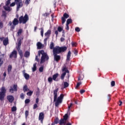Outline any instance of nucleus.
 Here are the masks:
<instances>
[{
  "label": "nucleus",
  "mask_w": 125,
  "mask_h": 125,
  "mask_svg": "<svg viewBox=\"0 0 125 125\" xmlns=\"http://www.w3.org/2000/svg\"><path fill=\"white\" fill-rule=\"evenodd\" d=\"M28 21L29 16L26 14L24 17L23 16L20 17L19 20L18 19L15 18L12 21H10L8 25V26H11V29L14 30L18 24H26Z\"/></svg>",
  "instance_id": "nucleus-1"
},
{
  "label": "nucleus",
  "mask_w": 125,
  "mask_h": 125,
  "mask_svg": "<svg viewBox=\"0 0 125 125\" xmlns=\"http://www.w3.org/2000/svg\"><path fill=\"white\" fill-rule=\"evenodd\" d=\"M59 90V89L57 88L53 91L54 102H55V105L56 107H58V106H59V104H61V103H62V100H63V98L64 97V95L62 94L57 98V92H58Z\"/></svg>",
  "instance_id": "nucleus-2"
},
{
  "label": "nucleus",
  "mask_w": 125,
  "mask_h": 125,
  "mask_svg": "<svg viewBox=\"0 0 125 125\" xmlns=\"http://www.w3.org/2000/svg\"><path fill=\"white\" fill-rule=\"evenodd\" d=\"M67 50L66 46H57L53 49V54H60L62 52H65Z\"/></svg>",
  "instance_id": "nucleus-3"
},
{
  "label": "nucleus",
  "mask_w": 125,
  "mask_h": 125,
  "mask_svg": "<svg viewBox=\"0 0 125 125\" xmlns=\"http://www.w3.org/2000/svg\"><path fill=\"white\" fill-rule=\"evenodd\" d=\"M23 37H20L18 40V45L16 46L17 50H18L20 56L21 58H23V52L21 50V44H22V41H23Z\"/></svg>",
  "instance_id": "nucleus-4"
},
{
  "label": "nucleus",
  "mask_w": 125,
  "mask_h": 125,
  "mask_svg": "<svg viewBox=\"0 0 125 125\" xmlns=\"http://www.w3.org/2000/svg\"><path fill=\"white\" fill-rule=\"evenodd\" d=\"M5 93H6V89H5V87L2 86L1 88L0 91V101H3V100H4V97H5Z\"/></svg>",
  "instance_id": "nucleus-5"
},
{
  "label": "nucleus",
  "mask_w": 125,
  "mask_h": 125,
  "mask_svg": "<svg viewBox=\"0 0 125 125\" xmlns=\"http://www.w3.org/2000/svg\"><path fill=\"white\" fill-rule=\"evenodd\" d=\"M42 57L41 59V62L40 64H42V63H44L45 61H48L49 60V57L48 55H47V54L44 52V53L42 54Z\"/></svg>",
  "instance_id": "nucleus-6"
},
{
  "label": "nucleus",
  "mask_w": 125,
  "mask_h": 125,
  "mask_svg": "<svg viewBox=\"0 0 125 125\" xmlns=\"http://www.w3.org/2000/svg\"><path fill=\"white\" fill-rule=\"evenodd\" d=\"M51 35V30H47V32L44 33V36H45V37H46V38H45L44 39V41H43L44 43L45 44H46L47 40H49Z\"/></svg>",
  "instance_id": "nucleus-7"
},
{
  "label": "nucleus",
  "mask_w": 125,
  "mask_h": 125,
  "mask_svg": "<svg viewBox=\"0 0 125 125\" xmlns=\"http://www.w3.org/2000/svg\"><path fill=\"white\" fill-rule=\"evenodd\" d=\"M16 4L17 5V10L18 11L19 9L21 8L23 6V3L22 0H15Z\"/></svg>",
  "instance_id": "nucleus-8"
},
{
  "label": "nucleus",
  "mask_w": 125,
  "mask_h": 125,
  "mask_svg": "<svg viewBox=\"0 0 125 125\" xmlns=\"http://www.w3.org/2000/svg\"><path fill=\"white\" fill-rule=\"evenodd\" d=\"M62 71V72H64L62 74L61 76V80H64V78H65V76H66V74H67V73H69V70L67 69V67H64L63 68Z\"/></svg>",
  "instance_id": "nucleus-9"
},
{
  "label": "nucleus",
  "mask_w": 125,
  "mask_h": 125,
  "mask_svg": "<svg viewBox=\"0 0 125 125\" xmlns=\"http://www.w3.org/2000/svg\"><path fill=\"white\" fill-rule=\"evenodd\" d=\"M69 14L66 13H64L63 15V17H62V23L64 24L66 22V19L69 18Z\"/></svg>",
  "instance_id": "nucleus-10"
},
{
  "label": "nucleus",
  "mask_w": 125,
  "mask_h": 125,
  "mask_svg": "<svg viewBox=\"0 0 125 125\" xmlns=\"http://www.w3.org/2000/svg\"><path fill=\"white\" fill-rule=\"evenodd\" d=\"M44 119V113L41 112L39 114V121H41V124H43V120Z\"/></svg>",
  "instance_id": "nucleus-11"
},
{
  "label": "nucleus",
  "mask_w": 125,
  "mask_h": 125,
  "mask_svg": "<svg viewBox=\"0 0 125 125\" xmlns=\"http://www.w3.org/2000/svg\"><path fill=\"white\" fill-rule=\"evenodd\" d=\"M54 56V61H56L57 63L60 61L61 59V56L56 54H53Z\"/></svg>",
  "instance_id": "nucleus-12"
},
{
  "label": "nucleus",
  "mask_w": 125,
  "mask_h": 125,
  "mask_svg": "<svg viewBox=\"0 0 125 125\" xmlns=\"http://www.w3.org/2000/svg\"><path fill=\"white\" fill-rule=\"evenodd\" d=\"M17 84H14L12 86H10V88L9 89L10 92H11V93H13L14 91H17Z\"/></svg>",
  "instance_id": "nucleus-13"
},
{
  "label": "nucleus",
  "mask_w": 125,
  "mask_h": 125,
  "mask_svg": "<svg viewBox=\"0 0 125 125\" xmlns=\"http://www.w3.org/2000/svg\"><path fill=\"white\" fill-rule=\"evenodd\" d=\"M9 58H17V51L14 50L9 56Z\"/></svg>",
  "instance_id": "nucleus-14"
},
{
  "label": "nucleus",
  "mask_w": 125,
  "mask_h": 125,
  "mask_svg": "<svg viewBox=\"0 0 125 125\" xmlns=\"http://www.w3.org/2000/svg\"><path fill=\"white\" fill-rule=\"evenodd\" d=\"M7 99L10 103H12L14 101V97L12 95H9L7 96Z\"/></svg>",
  "instance_id": "nucleus-15"
},
{
  "label": "nucleus",
  "mask_w": 125,
  "mask_h": 125,
  "mask_svg": "<svg viewBox=\"0 0 125 125\" xmlns=\"http://www.w3.org/2000/svg\"><path fill=\"white\" fill-rule=\"evenodd\" d=\"M0 56H2V57H4V54H1V52L0 51ZM2 58H0V67H1L2 64H3V61L2 60Z\"/></svg>",
  "instance_id": "nucleus-16"
},
{
  "label": "nucleus",
  "mask_w": 125,
  "mask_h": 125,
  "mask_svg": "<svg viewBox=\"0 0 125 125\" xmlns=\"http://www.w3.org/2000/svg\"><path fill=\"white\" fill-rule=\"evenodd\" d=\"M37 48L38 49H42L43 47V45L41 42H38L37 43Z\"/></svg>",
  "instance_id": "nucleus-17"
},
{
  "label": "nucleus",
  "mask_w": 125,
  "mask_h": 125,
  "mask_svg": "<svg viewBox=\"0 0 125 125\" xmlns=\"http://www.w3.org/2000/svg\"><path fill=\"white\" fill-rule=\"evenodd\" d=\"M22 73L25 80H29V79H30V75L25 73V70L23 71Z\"/></svg>",
  "instance_id": "nucleus-18"
},
{
  "label": "nucleus",
  "mask_w": 125,
  "mask_h": 125,
  "mask_svg": "<svg viewBox=\"0 0 125 125\" xmlns=\"http://www.w3.org/2000/svg\"><path fill=\"white\" fill-rule=\"evenodd\" d=\"M8 38H6L3 41V45H5V46H6L7 44H8Z\"/></svg>",
  "instance_id": "nucleus-19"
},
{
  "label": "nucleus",
  "mask_w": 125,
  "mask_h": 125,
  "mask_svg": "<svg viewBox=\"0 0 125 125\" xmlns=\"http://www.w3.org/2000/svg\"><path fill=\"white\" fill-rule=\"evenodd\" d=\"M59 124L61 125H65L66 124V121L63 119V118H62L59 122Z\"/></svg>",
  "instance_id": "nucleus-20"
},
{
  "label": "nucleus",
  "mask_w": 125,
  "mask_h": 125,
  "mask_svg": "<svg viewBox=\"0 0 125 125\" xmlns=\"http://www.w3.org/2000/svg\"><path fill=\"white\" fill-rule=\"evenodd\" d=\"M70 58H71V51H69L66 56V61H70Z\"/></svg>",
  "instance_id": "nucleus-21"
},
{
  "label": "nucleus",
  "mask_w": 125,
  "mask_h": 125,
  "mask_svg": "<svg viewBox=\"0 0 125 125\" xmlns=\"http://www.w3.org/2000/svg\"><path fill=\"white\" fill-rule=\"evenodd\" d=\"M63 85L64 87H62V89H64V88H66L69 86V83H68L67 82H65L63 83Z\"/></svg>",
  "instance_id": "nucleus-22"
},
{
  "label": "nucleus",
  "mask_w": 125,
  "mask_h": 125,
  "mask_svg": "<svg viewBox=\"0 0 125 125\" xmlns=\"http://www.w3.org/2000/svg\"><path fill=\"white\" fill-rule=\"evenodd\" d=\"M22 32H23V29H20L17 32V37H20V36H21V35L22 34Z\"/></svg>",
  "instance_id": "nucleus-23"
},
{
  "label": "nucleus",
  "mask_w": 125,
  "mask_h": 125,
  "mask_svg": "<svg viewBox=\"0 0 125 125\" xmlns=\"http://www.w3.org/2000/svg\"><path fill=\"white\" fill-rule=\"evenodd\" d=\"M7 13H6V12L5 11H2L1 16L2 17H4V19H6L7 17Z\"/></svg>",
  "instance_id": "nucleus-24"
},
{
  "label": "nucleus",
  "mask_w": 125,
  "mask_h": 125,
  "mask_svg": "<svg viewBox=\"0 0 125 125\" xmlns=\"http://www.w3.org/2000/svg\"><path fill=\"white\" fill-rule=\"evenodd\" d=\"M24 57H26V58H28V57H30V52L28 51H26L25 52L24 55Z\"/></svg>",
  "instance_id": "nucleus-25"
},
{
  "label": "nucleus",
  "mask_w": 125,
  "mask_h": 125,
  "mask_svg": "<svg viewBox=\"0 0 125 125\" xmlns=\"http://www.w3.org/2000/svg\"><path fill=\"white\" fill-rule=\"evenodd\" d=\"M58 76H59V74L58 73H56L54 75H53V81H56V79H57V78H58Z\"/></svg>",
  "instance_id": "nucleus-26"
},
{
  "label": "nucleus",
  "mask_w": 125,
  "mask_h": 125,
  "mask_svg": "<svg viewBox=\"0 0 125 125\" xmlns=\"http://www.w3.org/2000/svg\"><path fill=\"white\" fill-rule=\"evenodd\" d=\"M37 71V62L34 63L33 68H32V72H36Z\"/></svg>",
  "instance_id": "nucleus-27"
},
{
  "label": "nucleus",
  "mask_w": 125,
  "mask_h": 125,
  "mask_svg": "<svg viewBox=\"0 0 125 125\" xmlns=\"http://www.w3.org/2000/svg\"><path fill=\"white\" fill-rule=\"evenodd\" d=\"M50 49H54L55 47H54V43L53 42H51L50 46H49Z\"/></svg>",
  "instance_id": "nucleus-28"
},
{
  "label": "nucleus",
  "mask_w": 125,
  "mask_h": 125,
  "mask_svg": "<svg viewBox=\"0 0 125 125\" xmlns=\"http://www.w3.org/2000/svg\"><path fill=\"white\" fill-rule=\"evenodd\" d=\"M23 90L24 92H26V91H28L30 90V89H28V86H27V85H25L23 87Z\"/></svg>",
  "instance_id": "nucleus-29"
},
{
  "label": "nucleus",
  "mask_w": 125,
  "mask_h": 125,
  "mask_svg": "<svg viewBox=\"0 0 125 125\" xmlns=\"http://www.w3.org/2000/svg\"><path fill=\"white\" fill-rule=\"evenodd\" d=\"M73 22V21H72L71 19H68L66 21V24L69 25V24H71Z\"/></svg>",
  "instance_id": "nucleus-30"
},
{
  "label": "nucleus",
  "mask_w": 125,
  "mask_h": 125,
  "mask_svg": "<svg viewBox=\"0 0 125 125\" xmlns=\"http://www.w3.org/2000/svg\"><path fill=\"white\" fill-rule=\"evenodd\" d=\"M11 70H12V66L11 65H9L7 69L8 73H10Z\"/></svg>",
  "instance_id": "nucleus-31"
},
{
  "label": "nucleus",
  "mask_w": 125,
  "mask_h": 125,
  "mask_svg": "<svg viewBox=\"0 0 125 125\" xmlns=\"http://www.w3.org/2000/svg\"><path fill=\"white\" fill-rule=\"evenodd\" d=\"M54 124H56V125H57V124H59V119H58V117H57L54 119Z\"/></svg>",
  "instance_id": "nucleus-32"
},
{
  "label": "nucleus",
  "mask_w": 125,
  "mask_h": 125,
  "mask_svg": "<svg viewBox=\"0 0 125 125\" xmlns=\"http://www.w3.org/2000/svg\"><path fill=\"white\" fill-rule=\"evenodd\" d=\"M68 113H66L64 115V116H63V118H62L63 119H64L65 120V121L66 122V121H67L68 120Z\"/></svg>",
  "instance_id": "nucleus-33"
},
{
  "label": "nucleus",
  "mask_w": 125,
  "mask_h": 125,
  "mask_svg": "<svg viewBox=\"0 0 125 125\" xmlns=\"http://www.w3.org/2000/svg\"><path fill=\"white\" fill-rule=\"evenodd\" d=\"M33 92L34 91H29L26 93V94L27 96H32V95L33 94Z\"/></svg>",
  "instance_id": "nucleus-34"
},
{
  "label": "nucleus",
  "mask_w": 125,
  "mask_h": 125,
  "mask_svg": "<svg viewBox=\"0 0 125 125\" xmlns=\"http://www.w3.org/2000/svg\"><path fill=\"white\" fill-rule=\"evenodd\" d=\"M53 81V79L52 78L49 77L48 78V83H52Z\"/></svg>",
  "instance_id": "nucleus-35"
},
{
  "label": "nucleus",
  "mask_w": 125,
  "mask_h": 125,
  "mask_svg": "<svg viewBox=\"0 0 125 125\" xmlns=\"http://www.w3.org/2000/svg\"><path fill=\"white\" fill-rule=\"evenodd\" d=\"M4 9H5V10H6V11H11V9H10V7L8 6V7H4Z\"/></svg>",
  "instance_id": "nucleus-36"
},
{
  "label": "nucleus",
  "mask_w": 125,
  "mask_h": 125,
  "mask_svg": "<svg viewBox=\"0 0 125 125\" xmlns=\"http://www.w3.org/2000/svg\"><path fill=\"white\" fill-rule=\"evenodd\" d=\"M44 52V51L43 50H41L40 51H39V52H38L39 56H41V54H42V53L43 54Z\"/></svg>",
  "instance_id": "nucleus-37"
},
{
  "label": "nucleus",
  "mask_w": 125,
  "mask_h": 125,
  "mask_svg": "<svg viewBox=\"0 0 125 125\" xmlns=\"http://www.w3.org/2000/svg\"><path fill=\"white\" fill-rule=\"evenodd\" d=\"M17 108L16 106H13L11 109L12 112H15V111H17Z\"/></svg>",
  "instance_id": "nucleus-38"
},
{
  "label": "nucleus",
  "mask_w": 125,
  "mask_h": 125,
  "mask_svg": "<svg viewBox=\"0 0 125 125\" xmlns=\"http://www.w3.org/2000/svg\"><path fill=\"white\" fill-rule=\"evenodd\" d=\"M40 30H41V35L42 37H43V27L41 28Z\"/></svg>",
  "instance_id": "nucleus-39"
},
{
  "label": "nucleus",
  "mask_w": 125,
  "mask_h": 125,
  "mask_svg": "<svg viewBox=\"0 0 125 125\" xmlns=\"http://www.w3.org/2000/svg\"><path fill=\"white\" fill-rule=\"evenodd\" d=\"M63 31V28L60 27V26H59L58 27V31L60 33L62 31Z\"/></svg>",
  "instance_id": "nucleus-40"
},
{
  "label": "nucleus",
  "mask_w": 125,
  "mask_h": 125,
  "mask_svg": "<svg viewBox=\"0 0 125 125\" xmlns=\"http://www.w3.org/2000/svg\"><path fill=\"white\" fill-rule=\"evenodd\" d=\"M82 84V82H79L77 83L76 86L75 87V88L77 89V88H79L80 87V85Z\"/></svg>",
  "instance_id": "nucleus-41"
},
{
  "label": "nucleus",
  "mask_w": 125,
  "mask_h": 125,
  "mask_svg": "<svg viewBox=\"0 0 125 125\" xmlns=\"http://www.w3.org/2000/svg\"><path fill=\"white\" fill-rule=\"evenodd\" d=\"M39 72H40V73H42V72H43V66H41L39 68Z\"/></svg>",
  "instance_id": "nucleus-42"
},
{
  "label": "nucleus",
  "mask_w": 125,
  "mask_h": 125,
  "mask_svg": "<svg viewBox=\"0 0 125 125\" xmlns=\"http://www.w3.org/2000/svg\"><path fill=\"white\" fill-rule=\"evenodd\" d=\"M25 97V95H24L23 93H21L20 95V98H21V99H24Z\"/></svg>",
  "instance_id": "nucleus-43"
},
{
  "label": "nucleus",
  "mask_w": 125,
  "mask_h": 125,
  "mask_svg": "<svg viewBox=\"0 0 125 125\" xmlns=\"http://www.w3.org/2000/svg\"><path fill=\"white\" fill-rule=\"evenodd\" d=\"M30 99H26L25 100V104H29V103H30Z\"/></svg>",
  "instance_id": "nucleus-44"
},
{
  "label": "nucleus",
  "mask_w": 125,
  "mask_h": 125,
  "mask_svg": "<svg viewBox=\"0 0 125 125\" xmlns=\"http://www.w3.org/2000/svg\"><path fill=\"white\" fill-rule=\"evenodd\" d=\"M25 117L26 118H27L28 116H29V111L26 110L25 112Z\"/></svg>",
  "instance_id": "nucleus-45"
},
{
  "label": "nucleus",
  "mask_w": 125,
  "mask_h": 125,
  "mask_svg": "<svg viewBox=\"0 0 125 125\" xmlns=\"http://www.w3.org/2000/svg\"><path fill=\"white\" fill-rule=\"evenodd\" d=\"M75 31L76 32L79 33V32L81 31V29L79 27H77L75 28Z\"/></svg>",
  "instance_id": "nucleus-46"
},
{
  "label": "nucleus",
  "mask_w": 125,
  "mask_h": 125,
  "mask_svg": "<svg viewBox=\"0 0 125 125\" xmlns=\"http://www.w3.org/2000/svg\"><path fill=\"white\" fill-rule=\"evenodd\" d=\"M38 104H35L34 106H33V109L34 110L37 109V108H38Z\"/></svg>",
  "instance_id": "nucleus-47"
},
{
  "label": "nucleus",
  "mask_w": 125,
  "mask_h": 125,
  "mask_svg": "<svg viewBox=\"0 0 125 125\" xmlns=\"http://www.w3.org/2000/svg\"><path fill=\"white\" fill-rule=\"evenodd\" d=\"M30 1H31V0H25V3L27 5L30 3Z\"/></svg>",
  "instance_id": "nucleus-48"
},
{
  "label": "nucleus",
  "mask_w": 125,
  "mask_h": 125,
  "mask_svg": "<svg viewBox=\"0 0 125 125\" xmlns=\"http://www.w3.org/2000/svg\"><path fill=\"white\" fill-rule=\"evenodd\" d=\"M16 4V2H15V1L14 2H12V3L10 4V6H11V7L15 6Z\"/></svg>",
  "instance_id": "nucleus-49"
},
{
  "label": "nucleus",
  "mask_w": 125,
  "mask_h": 125,
  "mask_svg": "<svg viewBox=\"0 0 125 125\" xmlns=\"http://www.w3.org/2000/svg\"><path fill=\"white\" fill-rule=\"evenodd\" d=\"M71 44L73 47H74V46H77V43L76 42H72Z\"/></svg>",
  "instance_id": "nucleus-50"
},
{
  "label": "nucleus",
  "mask_w": 125,
  "mask_h": 125,
  "mask_svg": "<svg viewBox=\"0 0 125 125\" xmlns=\"http://www.w3.org/2000/svg\"><path fill=\"white\" fill-rule=\"evenodd\" d=\"M115 81H113L111 82V86H115Z\"/></svg>",
  "instance_id": "nucleus-51"
},
{
  "label": "nucleus",
  "mask_w": 125,
  "mask_h": 125,
  "mask_svg": "<svg viewBox=\"0 0 125 125\" xmlns=\"http://www.w3.org/2000/svg\"><path fill=\"white\" fill-rule=\"evenodd\" d=\"M0 28H1V29L3 28V22H2V21L0 22Z\"/></svg>",
  "instance_id": "nucleus-52"
},
{
  "label": "nucleus",
  "mask_w": 125,
  "mask_h": 125,
  "mask_svg": "<svg viewBox=\"0 0 125 125\" xmlns=\"http://www.w3.org/2000/svg\"><path fill=\"white\" fill-rule=\"evenodd\" d=\"M107 96V99L108 100V102H110V100H111V95L108 94Z\"/></svg>",
  "instance_id": "nucleus-53"
},
{
  "label": "nucleus",
  "mask_w": 125,
  "mask_h": 125,
  "mask_svg": "<svg viewBox=\"0 0 125 125\" xmlns=\"http://www.w3.org/2000/svg\"><path fill=\"white\" fill-rule=\"evenodd\" d=\"M69 29H70V28L69 27V24H66L65 29L67 30V31H69Z\"/></svg>",
  "instance_id": "nucleus-54"
},
{
  "label": "nucleus",
  "mask_w": 125,
  "mask_h": 125,
  "mask_svg": "<svg viewBox=\"0 0 125 125\" xmlns=\"http://www.w3.org/2000/svg\"><path fill=\"white\" fill-rule=\"evenodd\" d=\"M74 54L75 55H78V50H74Z\"/></svg>",
  "instance_id": "nucleus-55"
},
{
  "label": "nucleus",
  "mask_w": 125,
  "mask_h": 125,
  "mask_svg": "<svg viewBox=\"0 0 125 125\" xmlns=\"http://www.w3.org/2000/svg\"><path fill=\"white\" fill-rule=\"evenodd\" d=\"M84 92H85V90L82 89V90H80L81 94H83L84 93Z\"/></svg>",
  "instance_id": "nucleus-56"
},
{
  "label": "nucleus",
  "mask_w": 125,
  "mask_h": 125,
  "mask_svg": "<svg viewBox=\"0 0 125 125\" xmlns=\"http://www.w3.org/2000/svg\"><path fill=\"white\" fill-rule=\"evenodd\" d=\"M55 35H56V38H57V37H58V34H59L58 30H56V31H55Z\"/></svg>",
  "instance_id": "nucleus-57"
},
{
  "label": "nucleus",
  "mask_w": 125,
  "mask_h": 125,
  "mask_svg": "<svg viewBox=\"0 0 125 125\" xmlns=\"http://www.w3.org/2000/svg\"><path fill=\"white\" fill-rule=\"evenodd\" d=\"M118 104H119V106H122V104H123V102H122V101L120 100Z\"/></svg>",
  "instance_id": "nucleus-58"
},
{
  "label": "nucleus",
  "mask_w": 125,
  "mask_h": 125,
  "mask_svg": "<svg viewBox=\"0 0 125 125\" xmlns=\"http://www.w3.org/2000/svg\"><path fill=\"white\" fill-rule=\"evenodd\" d=\"M73 105V104L71 103L70 105L68 106V111H70V108L72 107Z\"/></svg>",
  "instance_id": "nucleus-59"
},
{
  "label": "nucleus",
  "mask_w": 125,
  "mask_h": 125,
  "mask_svg": "<svg viewBox=\"0 0 125 125\" xmlns=\"http://www.w3.org/2000/svg\"><path fill=\"white\" fill-rule=\"evenodd\" d=\"M35 60H36V61H37V62H39V61H40V60H39V58H38V56H36Z\"/></svg>",
  "instance_id": "nucleus-60"
},
{
  "label": "nucleus",
  "mask_w": 125,
  "mask_h": 125,
  "mask_svg": "<svg viewBox=\"0 0 125 125\" xmlns=\"http://www.w3.org/2000/svg\"><path fill=\"white\" fill-rule=\"evenodd\" d=\"M36 104H39V98H36Z\"/></svg>",
  "instance_id": "nucleus-61"
},
{
  "label": "nucleus",
  "mask_w": 125,
  "mask_h": 125,
  "mask_svg": "<svg viewBox=\"0 0 125 125\" xmlns=\"http://www.w3.org/2000/svg\"><path fill=\"white\" fill-rule=\"evenodd\" d=\"M64 41H65V39H64V38H61V42H64Z\"/></svg>",
  "instance_id": "nucleus-62"
},
{
  "label": "nucleus",
  "mask_w": 125,
  "mask_h": 125,
  "mask_svg": "<svg viewBox=\"0 0 125 125\" xmlns=\"http://www.w3.org/2000/svg\"><path fill=\"white\" fill-rule=\"evenodd\" d=\"M43 15V16H46V17H47V16H48V15H49V14H48V13H45Z\"/></svg>",
  "instance_id": "nucleus-63"
},
{
  "label": "nucleus",
  "mask_w": 125,
  "mask_h": 125,
  "mask_svg": "<svg viewBox=\"0 0 125 125\" xmlns=\"http://www.w3.org/2000/svg\"><path fill=\"white\" fill-rule=\"evenodd\" d=\"M3 76V77H4V78H5V77H6V72H4Z\"/></svg>",
  "instance_id": "nucleus-64"
}]
</instances>
